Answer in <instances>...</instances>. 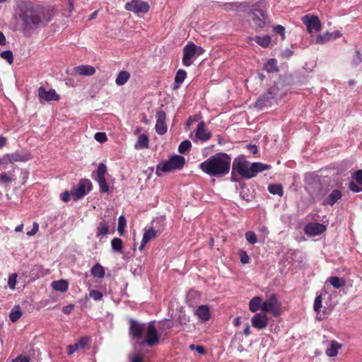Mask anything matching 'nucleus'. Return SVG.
<instances>
[{"label": "nucleus", "instance_id": "obj_1", "mask_svg": "<svg viewBox=\"0 0 362 362\" xmlns=\"http://www.w3.org/2000/svg\"><path fill=\"white\" fill-rule=\"evenodd\" d=\"M45 16L43 6H26L21 10L19 18L22 22L21 31L25 34H30L31 31L43 25Z\"/></svg>", "mask_w": 362, "mask_h": 362}, {"label": "nucleus", "instance_id": "obj_2", "mask_svg": "<svg viewBox=\"0 0 362 362\" xmlns=\"http://www.w3.org/2000/svg\"><path fill=\"white\" fill-rule=\"evenodd\" d=\"M231 159L226 153H216L199 165L200 169L211 176L221 177L229 172Z\"/></svg>", "mask_w": 362, "mask_h": 362}, {"label": "nucleus", "instance_id": "obj_3", "mask_svg": "<svg viewBox=\"0 0 362 362\" xmlns=\"http://www.w3.org/2000/svg\"><path fill=\"white\" fill-rule=\"evenodd\" d=\"M282 96L279 87L274 84L262 94L256 102V107L262 109L264 107L271 106L276 103L277 100Z\"/></svg>", "mask_w": 362, "mask_h": 362}, {"label": "nucleus", "instance_id": "obj_4", "mask_svg": "<svg viewBox=\"0 0 362 362\" xmlns=\"http://www.w3.org/2000/svg\"><path fill=\"white\" fill-rule=\"evenodd\" d=\"M185 163V158L180 155H174L168 160H165L157 166V171L161 170L168 173L176 170H180Z\"/></svg>", "mask_w": 362, "mask_h": 362}, {"label": "nucleus", "instance_id": "obj_5", "mask_svg": "<svg viewBox=\"0 0 362 362\" xmlns=\"http://www.w3.org/2000/svg\"><path fill=\"white\" fill-rule=\"evenodd\" d=\"M248 19L255 29L263 28L267 23V16L263 10L252 8L248 13Z\"/></svg>", "mask_w": 362, "mask_h": 362}, {"label": "nucleus", "instance_id": "obj_6", "mask_svg": "<svg viewBox=\"0 0 362 362\" xmlns=\"http://www.w3.org/2000/svg\"><path fill=\"white\" fill-rule=\"evenodd\" d=\"M280 303L275 294L269 296L262 304L261 310L262 313H272L275 317L281 315Z\"/></svg>", "mask_w": 362, "mask_h": 362}, {"label": "nucleus", "instance_id": "obj_7", "mask_svg": "<svg viewBox=\"0 0 362 362\" xmlns=\"http://www.w3.org/2000/svg\"><path fill=\"white\" fill-rule=\"evenodd\" d=\"M92 189V183L88 179H81L78 185L74 187L71 195L75 200L81 199L88 194Z\"/></svg>", "mask_w": 362, "mask_h": 362}, {"label": "nucleus", "instance_id": "obj_8", "mask_svg": "<svg viewBox=\"0 0 362 362\" xmlns=\"http://www.w3.org/2000/svg\"><path fill=\"white\" fill-rule=\"evenodd\" d=\"M250 163L243 156L235 158L233 163V170H235L242 177L250 179Z\"/></svg>", "mask_w": 362, "mask_h": 362}, {"label": "nucleus", "instance_id": "obj_9", "mask_svg": "<svg viewBox=\"0 0 362 362\" xmlns=\"http://www.w3.org/2000/svg\"><path fill=\"white\" fill-rule=\"evenodd\" d=\"M146 337L142 344H146L148 346H153L158 343L159 335L154 322H150L146 327Z\"/></svg>", "mask_w": 362, "mask_h": 362}, {"label": "nucleus", "instance_id": "obj_10", "mask_svg": "<svg viewBox=\"0 0 362 362\" xmlns=\"http://www.w3.org/2000/svg\"><path fill=\"white\" fill-rule=\"evenodd\" d=\"M149 5L141 0H132L125 4V9L134 13H146L149 11Z\"/></svg>", "mask_w": 362, "mask_h": 362}, {"label": "nucleus", "instance_id": "obj_11", "mask_svg": "<svg viewBox=\"0 0 362 362\" xmlns=\"http://www.w3.org/2000/svg\"><path fill=\"white\" fill-rule=\"evenodd\" d=\"M302 21L305 25L308 33L318 32L321 30V23L317 16L314 15H305L302 17Z\"/></svg>", "mask_w": 362, "mask_h": 362}, {"label": "nucleus", "instance_id": "obj_12", "mask_svg": "<svg viewBox=\"0 0 362 362\" xmlns=\"http://www.w3.org/2000/svg\"><path fill=\"white\" fill-rule=\"evenodd\" d=\"M129 323V335L134 339H141L146 331V325L134 320H130Z\"/></svg>", "mask_w": 362, "mask_h": 362}, {"label": "nucleus", "instance_id": "obj_13", "mask_svg": "<svg viewBox=\"0 0 362 362\" xmlns=\"http://www.w3.org/2000/svg\"><path fill=\"white\" fill-rule=\"evenodd\" d=\"M196 57V45L191 42L183 48L182 64L185 66H189L192 64V59Z\"/></svg>", "mask_w": 362, "mask_h": 362}, {"label": "nucleus", "instance_id": "obj_14", "mask_svg": "<svg viewBox=\"0 0 362 362\" xmlns=\"http://www.w3.org/2000/svg\"><path fill=\"white\" fill-rule=\"evenodd\" d=\"M166 114L163 110H159L156 112V123L155 129L159 135H163L167 132V125L165 124Z\"/></svg>", "mask_w": 362, "mask_h": 362}, {"label": "nucleus", "instance_id": "obj_15", "mask_svg": "<svg viewBox=\"0 0 362 362\" xmlns=\"http://www.w3.org/2000/svg\"><path fill=\"white\" fill-rule=\"evenodd\" d=\"M251 324L254 328L259 330L264 329L268 324V317L265 314L256 313L251 318Z\"/></svg>", "mask_w": 362, "mask_h": 362}, {"label": "nucleus", "instance_id": "obj_16", "mask_svg": "<svg viewBox=\"0 0 362 362\" xmlns=\"http://www.w3.org/2000/svg\"><path fill=\"white\" fill-rule=\"evenodd\" d=\"M326 230V227L322 223H311L305 228V233L310 236H316L322 234Z\"/></svg>", "mask_w": 362, "mask_h": 362}, {"label": "nucleus", "instance_id": "obj_17", "mask_svg": "<svg viewBox=\"0 0 362 362\" xmlns=\"http://www.w3.org/2000/svg\"><path fill=\"white\" fill-rule=\"evenodd\" d=\"M195 315L201 322H206L211 317L209 308L206 305H199L195 310Z\"/></svg>", "mask_w": 362, "mask_h": 362}, {"label": "nucleus", "instance_id": "obj_18", "mask_svg": "<svg viewBox=\"0 0 362 362\" xmlns=\"http://www.w3.org/2000/svg\"><path fill=\"white\" fill-rule=\"evenodd\" d=\"M270 168L271 165H269L257 162L253 163L250 167V175L248 177L250 179L255 177L258 173L263 172Z\"/></svg>", "mask_w": 362, "mask_h": 362}, {"label": "nucleus", "instance_id": "obj_19", "mask_svg": "<svg viewBox=\"0 0 362 362\" xmlns=\"http://www.w3.org/2000/svg\"><path fill=\"white\" fill-rule=\"evenodd\" d=\"M196 136L201 141H207L209 140L211 134L209 132L206 131L205 128V124L204 122H200L198 124L197 132H196Z\"/></svg>", "mask_w": 362, "mask_h": 362}, {"label": "nucleus", "instance_id": "obj_20", "mask_svg": "<svg viewBox=\"0 0 362 362\" xmlns=\"http://www.w3.org/2000/svg\"><path fill=\"white\" fill-rule=\"evenodd\" d=\"M74 71L79 75L82 76H92L95 73V69L90 65H81L76 66Z\"/></svg>", "mask_w": 362, "mask_h": 362}, {"label": "nucleus", "instance_id": "obj_21", "mask_svg": "<svg viewBox=\"0 0 362 362\" xmlns=\"http://www.w3.org/2000/svg\"><path fill=\"white\" fill-rule=\"evenodd\" d=\"M341 192L339 189H334L326 198L324 203L333 206L339 199L341 198Z\"/></svg>", "mask_w": 362, "mask_h": 362}, {"label": "nucleus", "instance_id": "obj_22", "mask_svg": "<svg viewBox=\"0 0 362 362\" xmlns=\"http://www.w3.org/2000/svg\"><path fill=\"white\" fill-rule=\"evenodd\" d=\"M157 235V232L153 228H151L148 230H146L143 235V238L139 246V250H141L145 245L149 242L151 239L155 238Z\"/></svg>", "mask_w": 362, "mask_h": 362}, {"label": "nucleus", "instance_id": "obj_23", "mask_svg": "<svg viewBox=\"0 0 362 362\" xmlns=\"http://www.w3.org/2000/svg\"><path fill=\"white\" fill-rule=\"evenodd\" d=\"M262 304V298L259 296H255L250 300L249 309L251 312L255 313L259 309H261Z\"/></svg>", "mask_w": 362, "mask_h": 362}, {"label": "nucleus", "instance_id": "obj_24", "mask_svg": "<svg viewBox=\"0 0 362 362\" xmlns=\"http://www.w3.org/2000/svg\"><path fill=\"white\" fill-rule=\"evenodd\" d=\"M341 344L336 341H332L329 348L326 350V354L330 357L336 356L338 354V350L341 348Z\"/></svg>", "mask_w": 362, "mask_h": 362}, {"label": "nucleus", "instance_id": "obj_25", "mask_svg": "<svg viewBox=\"0 0 362 362\" xmlns=\"http://www.w3.org/2000/svg\"><path fill=\"white\" fill-rule=\"evenodd\" d=\"M52 287L55 291L65 292L68 289V283L65 280L54 281L52 283Z\"/></svg>", "mask_w": 362, "mask_h": 362}, {"label": "nucleus", "instance_id": "obj_26", "mask_svg": "<svg viewBox=\"0 0 362 362\" xmlns=\"http://www.w3.org/2000/svg\"><path fill=\"white\" fill-rule=\"evenodd\" d=\"M148 147V138L146 134H141L139 136L136 143L134 145L136 149L147 148Z\"/></svg>", "mask_w": 362, "mask_h": 362}, {"label": "nucleus", "instance_id": "obj_27", "mask_svg": "<svg viewBox=\"0 0 362 362\" xmlns=\"http://www.w3.org/2000/svg\"><path fill=\"white\" fill-rule=\"evenodd\" d=\"M90 272L94 277H97L99 279H102L105 276V269L100 264H96L95 265H94L92 267Z\"/></svg>", "mask_w": 362, "mask_h": 362}, {"label": "nucleus", "instance_id": "obj_28", "mask_svg": "<svg viewBox=\"0 0 362 362\" xmlns=\"http://www.w3.org/2000/svg\"><path fill=\"white\" fill-rule=\"evenodd\" d=\"M130 78V74L127 71H122L119 73L115 83L118 86H122L125 84Z\"/></svg>", "mask_w": 362, "mask_h": 362}, {"label": "nucleus", "instance_id": "obj_29", "mask_svg": "<svg viewBox=\"0 0 362 362\" xmlns=\"http://www.w3.org/2000/svg\"><path fill=\"white\" fill-rule=\"evenodd\" d=\"M250 40H253V38L250 37ZM256 43H257L259 45L262 46V47H267L269 46L271 37L269 35H266L263 37L260 36H255L254 38Z\"/></svg>", "mask_w": 362, "mask_h": 362}, {"label": "nucleus", "instance_id": "obj_30", "mask_svg": "<svg viewBox=\"0 0 362 362\" xmlns=\"http://www.w3.org/2000/svg\"><path fill=\"white\" fill-rule=\"evenodd\" d=\"M187 73L183 69H179L175 77V87L174 88H177L180 87V85L184 81L186 78Z\"/></svg>", "mask_w": 362, "mask_h": 362}, {"label": "nucleus", "instance_id": "obj_31", "mask_svg": "<svg viewBox=\"0 0 362 362\" xmlns=\"http://www.w3.org/2000/svg\"><path fill=\"white\" fill-rule=\"evenodd\" d=\"M264 69L269 73L277 71L279 69L276 60L275 59H269L264 64Z\"/></svg>", "mask_w": 362, "mask_h": 362}, {"label": "nucleus", "instance_id": "obj_32", "mask_svg": "<svg viewBox=\"0 0 362 362\" xmlns=\"http://www.w3.org/2000/svg\"><path fill=\"white\" fill-rule=\"evenodd\" d=\"M5 156L8 164L25 160L24 157L18 153H14L12 154H6Z\"/></svg>", "mask_w": 362, "mask_h": 362}, {"label": "nucleus", "instance_id": "obj_33", "mask_svg": "<svg viewBox=\"0 0 362 362\" xmlns=\"http://www.w3.org/2000/svg\"><path fill=\"white\" fill-rule=\"evenodd\" d=\"M22 316V312L19 305H16L10 313L9 318L12 322H16Z\"/></svg>", "mask_w": 362, "mask_h": 362}, {"label": "nucleus", "instance_id": "obj_34", "mask_svg": "<svg viewBox=\"0 0 362 362\" xmlns=\"http://www.w3.org/2000/svg\"><path fill=\"white\" fill-rule=\"evenodd\" d=\"M329 284L335 288H341L345 285V281L337 276H332L328 279Z\"/></svg>", "mask_w": 362, "mask_h": 362}, {"label": "nucleus", "instance_id": "obj_35", "mask_svg": "<svg viewBox=\"0 0 362 362\" xmlns=\"http://www.w3.org/2000/svg\"><path fill=\"white\" fill-rule=\"evenodd\" d=\"M268 191L272 194H277L279 196H282L284 194L282 186L278 184L269 185Z\"/></svg>", "mask_w": 362, "mask_h": 362}, {"label": "nucleus", "instance_id": "obj_36", "mask_svg": "<svg viewBox=\"0 0 362 362\" xmlns=\"http://www.w3.org/2000/svg\"><path fill=\"white\" fill-rule=\"evenodd\" d=\"M173 327V322L169 320H163L160 322L159 329L162 332H167Z\"/></svg>", "mask_w": 362, "mask_h": 362}, {"label": "nucleus", "instance_id": "obj_37", "mask_svg": "<svg viewBox=\"0 0 362 362\" xmlns=\"http://www.w3.org/2000/svg\"><path fill=\"white\" fill-rule=\"evenodd\" d=\"M95 180L98 182L101 192H107L109 191V187L105 177H95Z\"/></svg>", "mask_w": 362, "mask_h": 362}, {"label": "nucleus", "instance_id": "obj_38", "mask_svg": "<svg viewBox=\"0 0 362 362\" xmlns=\"http://www.w3.org/2000/svg\"><path fill=\"white\" fill-rule=\"evenodd\" d=\"M123 243L120 238H114L111 241L112 249L115 251L121 252Z\"/></svg>", "mask_w": 362, "mask_h": 362}, {"label": "nucleus", "instance_id": "obj_39", "mask_svg": "<svg viewBox=\"0 0 362 362\" xmlns=\"http://www.w3.org/2000/svg\"><path fill=\"white\" fill-rule=\"evenodd\" d=\"M108 233V226L105 221H102L99 223L97 228V236L105 235Z\"/></svg>", "mask_w": 362, "mask_h": 362}, {"label": "nucleus", "instance_id": "obj_40", "mask_svg": "<svg viewBox=\"0 0 362 362\" xmlns=\"http://www.w3.org/2000/svg\"><path fill=\"white\" fill-rule=\"evenodd\" d=\"M191 146V142L189 140H185L179 145L178 151L179 153L184 154L187 151H189Z\"/></svg>", "mask_w": 362, "mask_h": 362}, {"label": "nucleus", "instance_id": "obj_41", "mask_svg": "<svg viewBox=\"0 0 362 362\" xmlns=\"http://www.w3.org/2000/svg\"><path fill=\"white\" fill-rule=\"evenodd\" d=\"M0 57L5 59L9 64L13 62V52L11 50H5L0 53Z\"/></svg>", "mask_w": 362, "mask_h": 362}, {"label": "nucleus", "instance_id": "obj_42", "mask_svg": "<svg viewBox=\"0 0 362 362\" xmlns=\"http://www.w3.org/2000/svg\"><path fill=\"white\" fill-rule=\"evenodd\" d=\"M60 99L59 95H58L54 89H49L47 90V102L48 101H58Z\"/></svg>", "mask_w": 362, "mask_h": 362}, {"label": "nucleus", "instance_id": "obj_43", "mask_svg": "<svg viewBox=\"0 0 362 362\" xmlns=\"http://www.w3.org/2000/svg\"><path fill=\"white\" fill-rule=\"evenodd\" d=\"M126 219L124 216H120L118 219V228L117 230L120 235H122L124 232V228L126 226Z\"/></svg>", "mask_w": 362, "mask_h": 362}, {"label": "nucleus", "instance_id": "obj_44", "mask_svg": "<svg viewBox=\"0 0 362 362\" xmlns=\"http://www.w3.org/2000/svg\"><path fill=\"white\" fill-rule=\"evenodd\" d=\"M88 339L87 337H81L78 341H76L74 345L75 346V349L80 350L83 349L86 346L88 343Z\"/></svg>", "mask_w": 362, "mask_h": 362}, {"label": "nucleus", "instance_id": "obj_45", "mask_svg": "<svg viewBox=\"0 0 362 362\" xmlns=\"http://www.w3.org/2000/svg\"><path fill=\"white\" fill-rule=\"evenodd\" d=\"M107 173V167L104 163H100L98 166L96 175L95 177H105Z\"/></svg>", "mask_w": 362, "mask_h": 362}, {"label": "nucleus", "instance_id": "obj_46", "mask_svg": "<svg viewBox=\"0 0 362 362\" xmlns=\"http://www.w3.org/2000/svg\"><path fill=\"white\" fill-rule=\"evenodd\" d=\"M245 238L247 241L251 245H254L257 241L256 235L253 231H247L245 233Z\"/></svg>", "mask_w": 362, "mask_h": 362}, {"label": "nucleus", "instance_id": "obj_47", "mask_svg": "<svg viewBox=\"0 0 362 362\" xmlns=\"http://www.w3.org/2000/svg\"><path fill=\"white\" fill-rule=\"evenodd\" d=\"M89 296L95 301L101 300L103 296V293L98 290H91L89 293Z\"/></svg>", "mask_w": 362, "mask_h": 362}, {"label": "nucleus", "instance_id": "obj_48", "mask_svg": "<svg viewBox=\"0 0 362 362\" xmlns=\"http://www.w3.org/2000/svg\"><path fill=\"white\" fill-rule=\"evenodd\" d=\"M16 274H12L9 276L8 279V286L11 289H14L16 284Z\"/></svg>", "mask_w": 362, "mask_h": 362}, {"label": "nucleus", "instance_id": "obj_49", "mask_svg": "<svg viewBox=\"0 0 362 362\" xmlns=\"http://www.w3.org/2000/svg\"><path fill=\"white\" fill-rule=\"evenodd\" d=\"M332 35V34H330L328 33H326L325 35H320L317 36V37L316 39V42H317V43H319V44L324 43V42L328 41L329 40H330Z\"/></svg>", "mask_w": 362, "mask_h": 362}, {"label": "nucleus", "instance_id": "obj_50", "mask_svg": "<svg viewBox=\"0 0 362 362\" xmlns=\"http://www.w3.org/2000/svg\"><path fill=\"white\" fill-rule=\"evenodd\" d=\"M313 308L315 311L319 312L320 308H322V296L319 295L317 296L314 301Z\"/></svg>", "mask_w": 362, "mask_h": 362}, {"label": "nucleus", "instance_id": "obj_51", "mask_svg": "<svg viewBox=\"0 0 362 362\" xmlns=\"http://www.w3.org/2000/svg\"><path fill=\"white\" fill-rule=\"evenodd\" d=\"M95 139L100 142L103 143L107 140V136L104 132H97L94 136Z\"/></svg>", "mask_w": 362, "mask_h": 362}, {"label": "nucleus", "instance_id": "obj_52", "mask_svg": "<svg viewBox=\"0 0 362 362\" xmlns=\"http://www.w3.org/2000/svg\"><path fill=\"white\" fill-rule=\"evenodd\" d=\"M361 62V55L359 51H356L354 57L353 59L352 63L354 66L358 65Z\"/></svg>", "mask_w": 362, "mask_h": 362}, {"label": "nucleus", "instance_id": "obj_53", "mask_svg": "<svg viewBox=\"0 0 362 362\" xmlns=\"http://www.w3.org/2000/svg\"><path fill=\"white\" fill-rule=\"evenodd\" d=\"M240 262L243 264H247L249 262L250 258H249L247 254L246 253V252H245L243 250L240 251Z\"/></svg>", "mask_w": 362, "mask_h": 362}, {"label": "nucleus", "instance_id": "obj_54", "mask_svg": "<svg viewBox=\"0 0 362 362\" xmlns=\"http://www.w3.org/2000/svg\"><path fill=\"white\" fill-rule=\"evenodd\" d=\"M354 179L362 186V170H358L354 173Z\"/></svg>", "mask_w": 362, "mask_h": 362}, {"label": "nucleus", "instance_id": "obj_55", "mask_svg": "<svg viewBox=\"0 0 362 362\" xmlns=\"http://www.w3.org/2000/svg\"><path fill=\"white\" fill-rule=\"evenodd\" d=\"M71 194V192L70 193L68 191L64 192L61 194V199L64 201V202H67L70 200V195Z\"/></svg>", "mask_w": 362, "mask_h": 362}, {"label": "nucleus", "instance_id": "obj_56", "mask_svg": "<svg viewBox=\"0 0 362 362\" xmlns=\"http://www.w3.org/2000/svg\"><path fill=\"white\" fill-rule=\"evenodd\" d=\"M39 98L42 103L45 100V88L43 86L39 88Z\"/></svg>", "mask_w": 362, "mask_h": 362}, {"label": "nucleus", "instance_id": "obj_57", "mask_svg": "<svg viewBox=\"0 0 362 362\" xmlns=\"http://www.w3.org/2000/svg\"><path fill=\"white\" fill-rule=\"evenodd\" d=\"M349 189L354 192H358L362 191V186L359 187L356 183L351 182L349 185Z\"/></svg>", "mask_w": 362, "mask_h": 362}, {"label": "nucleus", "instance_id": "obj_58", "mask_svg": "<svg viewBox=\"0 0 362 362\" xmlns=\"http://www.w3.org/2000/svg\"><path fill=\"white\" fill-rule=\"evenodd\" d=\"M0 181L3 182H11V178L6 173L0 174Z\"/></svg>", "mask_w": 362, "mask_h": 362}, {"label": "nucleus", "instance_id": "obj_59", "mask_svg": "<svg viewBox=\"0 0 362 362\" xmlns=\"http://www.w3.org/2000/svg\"><path fill=\"white\" fill-rule=\"evenodd\" d=\"M38 228H39L38 224L36 222H35L33 223L32 230L28 231V232H27V235L28 236L34 235L37 232Z\"/></svg>", "mask_w": 362, "mask_h": 362}, {"label": "nucleus", "instance_id": "obj_60", "mask_svg": "<svg viewBox=\"0 0 362 362\" xmlns=\"http://www.w3.org/2000/svg\"><path fill=\"white\" fill-rule=\"evenodd\" d=\"M274 31L276 33L281 34L283 37H284L285 28L284 26L281 25H278L274 28Z\"/></svg>", "mask_w": 362, "mask_h": 362}, {"label": "nucleus", "instance_id": "obj_61", "mask_svg": "<svg viewBox=\"0 0 362 362\" xmlns=\"http://www.w3.org/2000/svg\"><path fill=\"white\" fill-rule=\"evenodd\" d=\"M73 308H74V305L69 304L68 305L63 307L62 312L66 315H69L71 313Z\"/></svg>", "mask_w": 362, "mask_h": 362}, {"label": "nucleus", "instance_id": "obj_62", "mask_svg": "<svg viewBox=\"0 0 362 362\" xmlns=\"http://www.w3.org/2000/svg\"><path fill=\"white\" fill-rule=\"evenodd\" d=\"M13 362H30V360L28 357H18Z\"/></svg>", "mask_w": 362, "mask_h": 362}, {"label": "nucleus", "instance_id": "obj_63", "mask_svg": "<svg viewBox=\"0 0 362 362\" xmlns=\"http://www.w3.org/2000/svg\"><path fill=\"white\" fill-rule=\"evenodd\" d=\"M248 150L252 153L253 154H255L257 153V147L255 145H248L247 146Z\"/></svg>", "mask_w": 362, "mask_h": 362}, {"label": "nucleus", "instance_id": "obj_64", "mask_svg": "<svg viewBox=\"0 0 362 362\" xmlns=\"http://www.w3.org/2000/svg\"><path fill=\"white\" fill-rule=\"evenodd\" d=\"M6 44V39L4 33L0 31V45H5Z\"/></svg>", "mask_w": 362, "mask_h": 362}]
</instances>
